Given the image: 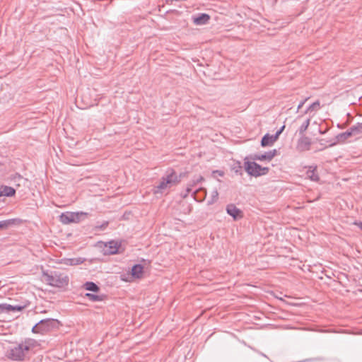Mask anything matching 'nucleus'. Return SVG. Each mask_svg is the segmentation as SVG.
<instances>
[{"label":"nucleus","mask_w":362,"mask_h":362,"mask_svg":"<svg viewBox=\"0 0 362 362\" xmlns=\"http://www.w3.org/2000/svg\"><path fill=\"white\" fill-rule=\"evenodd\" d=\"M310 141L308 138L303 137L301 138L297 146V148L299 151H305L310 149Z\"/></svg>","instance_id":"obj_13"},{"label":"nucleus","mask_w":362,"mask_h":362,"mask_svg":"<svg viewBox=\"0 0 362 362\" xmlns=\"http://www.w3.org/2000/svg\"><path fill=\"white\" fill-rule=\"evenodd\" d=\"M354 136L362 133V122L351 127Z\"/></svg>","instance_id":"obj_19"},{"label":"nucleus","mask_w":362,"mask_h":362,"mask_svg":"<svg viewBox=\"0 0 362 362\" xmlns=\"http://www.w3.org/2000/svg\"><path fill=\"white\" fill-rule=\"evenodd\" d=\"M353 135L354 136L353 132L350 129L348 131H346V132H344V133H341V134H339L337 136V139H338L339 141H344L346 139L349 138L350 136H351Z\"/></svg>","instance_id":"obj_17"},{"label":"nucleus","mask_w":362,"mask_h":362,"mask_svg":"<svg viewBox=\"0 0 362 362\" xmlns=\"http://www.w3.org/2000/svg\"><path fill=\"white\" fill-rule=\"evenodd\" d=\"M7 226V224H6V223H5V222H1V223H0V227H1V228H2V227H5V226Z\"/></svg>","instance_id":"obj_24"},{"label":"nucleus","mask_w":362,"mask_h":362,"mask_svg":"<svg viewBox=\"0 0 362 362\" xmlns=\"http://www.w3.org/2000/svg\"><path fill=\"white\" fill-rule=\"evenodd\" d=\"M144 267L141 264H136L132 267L131 271L121 275V280L124 282L132 283L144 277Z\"/></svg>","instance_id":"obj_4"},{"label":"nucleus","mask_w":362,"mask_h":362,"mask_svg":"<svg viewBox=\"0 0 362 362\" xmlns=\"http://www.w3.org/2000/svg\"><path fill=\"white\" fill-rule=\"evenodd\" d=\"M307 177H309L312 180H315L317 179L315 175V169L310 167L307 170Z\"/></svg>","instance_id":"obj_20"},{"label":"nucleus","mask_w":362,"mask_h":362,"mask_svg":"<svg viewBox=\"0 0 362 362\" xmlns=\"http://www.w3.org/2000/svg\"><path fill=\"white\" fill-rule=\"evenodd\" d=\"M57 322L54 320L47 319L41 320L33 327L35 334H45L50 332L55 326Z\"/></svg>","instance_id":"obj_6"},{"label":"nucleus","mask_w":362,"mask_h":362,"mask_svg":"<svg viewBox=\"0 0 362 362\" xmlns=\"http://www.w3.org/2000/svg\"><path fill=\"white\" fill-rule=\"evenodd\" d=\"M285 126H283L281 129L276 132L275 135L266 134L262 139L261 144L262 146H267L272 145L278 139L280 134L283 132Z\"/></svg>","instance_id":"obj_9"},{"label":"nucleus","mask_w":362,"mask_h":362,"mask_svg":"<svg viewBox=\"0 0 362 362\" xmlns=\"http://www.w3.org/2000/svg\"><path fill=\"white\" fill-rule=\"evenodd\" d=\"M326 130H327V127H324L323 122L319 124L318 132L320 134H325L326 132Z\"/></svg>","instance_id":"obj_21"},{"label":"nucleus","mask_w":362,"mask_h":362,"mask_svg":"<svg viewBox=\"0 0 362 362\" xmlns=\"http://www.w3.org/2000/svg\"><path fill=\"white\" fill-rule=\"evenodd\" d=\"M120 244L115 241H110L104 243L103 247V252L105 255H115L118 252Z\"/></svg>","instance_id":"obj_8"},{"label":"nucleus","mask_w":362,"mask_h":362,"mask_svg":"<svg viewBox=\"0 0 362 362\" xmlns=\"http://www.w3.org/2000/svg\"><path fill=\"white\" fill-rule=\"evenodd\" d=\"M245 169L250 175L258 177L268 173L269 168L262 167L253 161H245Z\"/></svg>","instance_id":"obj_5"},{"label":"nucleus","mask_w":362,"mask_h":362,"mask_svg":"<svg viewBox=\"0 0 362 362\" xmlns=\"http://www.w3.org/2000/svg\"><path fill=\"white\" fill-rule=\"evenodd\" d=\"M180 181V179L177 174L172 170L165 176L163 177L159 184L154 187L153 194H162L172 186L177 185Z\"/></svg>","instance_id":"obj_1"},{"label":"nucleus","mask_w":362,"mask_h":362,"mask_svg":"<svg viewBox=\"0 0 362 362\" xmlns=\"http://www.w3.org/2000/svg\"><path fill=\"white\" fill-rule=\"evenodd\" d=\"M86 296L92 301H102L104 300V298L103 296H99L96 294L93 293H86Z\"/></svg>","instance_id":"obj_18"},{"label":"nucleus","mask_w":362,"mask_h":362,"mask_svg":"<svg viewBox=\"0 0 362 362\" xmlns=\"http://www.w3.org/2000/svg\"><path fill=\"white\" fill-rule=\"evenodd\" d=\"M86 213L83 212H66L62 214L60 217V221L64 224H68L70 223H76L81 220V217L86 216Z\"/></svg>","instance_id":"obj_7"},{"label":"nucleus","mask_w":362,"mask_h":362,"mask_svg":"<svg viewBox=\"0 0 362 362\" xmlns=\"http://www.w3.org/2000/svg\"><path fill=\"white\" fill-rule=\"evenodd\" d=\"M276 155V151H269L267 153H264V154H260V155H255L252 158L254 160H272V158L275 156Z\"/></svg>","instance_id":"obj_14"},{"label":"nucleus","mask_w":362,"mask_h":362,"mask_svg":"<svg viewBox=\"0 0 362 362\" xmlns=\"http://www.w3.org/2000/svg\"><path fill=\"white\" fill-rule=\"evenodd\" d=\"M214 197L217 198L218 197V192L216 191L214 192Z\"/></svg>","instance_id":"obj_25"},{"label":"nucleus","mask_w":362,"mask_h":362,"mask_svg":"<svg viewBox=\"0 0 362 362\" xmlns=\"http://www.w3.org/2000/svg\"><path fill=\"white\" fill-rule=\"evenodd\" d=\"M42 279L47 284L58 288L65 287L69 283V279L66 276L57 274L49 275L47 273H43Z\"/></svg>","instance_id":"obj_3"},{"label":"nucleus","mask_w":362,"mask_h":362,"mask_svg":"<svg viewBox=\"0 0 362 362\" xmlns=\"http://www.w3.org/2000/svg\"><path fill=\"white\" fill-rule=\"evenodd\" d=\"M15 194L16 190L13 187L6 185H0V197H13Z\"/></svg>","instance_id":"obj_12"},{"label":"nucleus","mask_w":362,"mask_h":362,"mask_svg":"<svg viewBox=\"0 0 362 362\" xmlns=\"http://www.w3.org/2000/svg\"><path fill=\"white\" fill-rule=\"evenodd\" d=\"M27 305V303H25L22 305H11L6 303L0 304V313L21 311L25 308Z\"/></svg>","instance_id":"obj_10"},{"label":"nucleus","mask_w":362,"mask_h":362,"mask_svg":"<svg viewBox=\"0 0 362 362\" xmlns=\"http://www.w3.org/2000/svg\"><path fill=\"white\" fill-rule=\"evenodd\" d=\"M213 174H214V175L217 174L218 175H219V176H221V177L223 176V175H224L223 172V171H221V170H214V171L213 172Z\"/></svg>","instance_id":"obj_22"},{"label":"nucleus","mask_w":362,"mask_h":362,"mask_svg":"<svg viewBox=\"0 0 362 362\" xmlns=\"http://www.w3.org/2000/svg\"><path fill=\"white\" fill-rule=\"evenodd\" d=\"M356 225H357L361 230H362V222L359 223H355Z\"/></svg>","instance_id":"obj_23"},{"label":"nucleus","mask_w":362,"mask_h":362,"mask_svg":"<svg viewBox=\"0 0 362 362\" xmlns=\"http://www.w3.org/2000/svg\"><path fill=\"white\" fill-rule=\"evenodd\" d=\"M209 18L210 17L209 15L202 14L201 16L194 18L193 21L196 25H203L206 24L209 21Z\"/></svg>","instance_id":"obj_15"},{"label":"nucleus","mask_w":362,"mask_h":362,"mask_svg":"<svg viewBox=\"0 0 362 362\" xmlns=\"http://www.w3.org/2000/svg\"><path fill=\"white\" fill-rule=\"evenodd\" d=\"M227 213L231 216L235 220L240 219L243 218V212L238 209L235 205L230 204L226 209Z\"/></svg>","instance_id":"obj_11"},{"label":"nucleus","mask_w":362,"mask_h":362,"mask_svg":"<svg viewBox=\"0 0 362 362\" xmlns=\"http://www.w3.org/2000/svg\"><path fill=\"white\" fill-rule=\"evenodd\" d=\"M30 349V346L27 341L20 344H13L7 349L6 356L13 361H23Z\"/></svg>","instance_id":"obj_2"},{"label":"nucleus","mask_w":362,"mask_h":362,"mask_svg":"<svg viewBox=\"0 0 362 362\" xmlns=\"http://www.w3.org/2000/svg\"><path fill=\"white\" fill-rule=\"evenodd\" d=\"M83 286L86 290L95 293H98L100 291V288L93 282H86Z\"/></svg>","instance_id":"obj_16"}]
</instances>
